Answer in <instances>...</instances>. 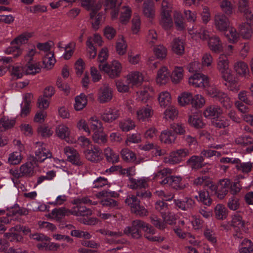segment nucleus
<instances>
[{"label":"nucleus","mask_w":253,"mask_h":253,"mask_svg":"<svg viewBox=\"0 0 253 253\" xmlns=\"http://www.w3.org/2000/svg\"><path fill=\"white\" fill-rule=\"evenodd\" d=\"M188 32L194 40H208V46L212 52L218 53L223 51V46L220 38L216 36L210 37L209 31L205 28H201L198 29L195 26H193L188 29Z\"/></svg>","instance_id":"1"},{"label":"nucleus","mask_w":253,"mask_h":253,"mask_svg":"<svg viewBox=\"0 0 253 253\" xmlns=\"http://www.w3.org/2000/svg\"><path fill=\"white\" fill-rule=\"evenodd\" d=\"M98 68L100 71L105 72L111 79L119 77L123 71L122 63L117 59L112 60L110 63L99 64Z\"/></svg>","instance_id":"2"},{"label":"nucleus","mask_w":253,"mask_h":253,"mask_svg":"<svg viewBox=\"0 0 253 253\" xmlns=\"http://www.w3.org/2000/svg\"><path fill=\"white\" fill-rule=\"evenodd\" d=\"M55 135L59 138L64 140L69 144H74L76 140L71 136V130L66 124L60 123L55 128Z\"/></svg>","instance_id":"3"},{"label":"nucleus","mask_w":253,"mask_h":253,"mask_svg":"<svg viewBox=\"0 0 253 253\" xmlns=\"http://www.w3.org/2000/svg\"><path fill=\"white\" fill-rule=\"evenodd\" d=\"M209 78L207 75L198 73L189 77L188 84L194 87L205 89L209 86Z\"/></svg>","instance_id":"4"},{"label":"nucleus","mask_w":253,"mask_h":253,"mask_svg":"<svg viewBox=\"0 0 253 253\" xmlns=\"http://www.w3.org/2000/svg\"><path fill=\"white\" fill-rule=\"evenodd\" d=\"M189 155V151L187 149H180L171 152L169 156L164 158V162L170 165H175L180 163L185 158Z\"/></svg>","instance_id":"5"},{"label":"nucleus","mask_w":253,"mask_h":253,"mask_svg":"<svg viewBox=\"0 0 253 253\" xmlns=\"http://www.w3.org/2000/svg\"><path fill=\"white\" fill-rule=\"evenodd\" d=\"M125 202L130 207L132 212L140 216L147 215V210L144 207L140 206L139 201L135 196L127 197Z\"/></svg>","instance_id":"6"},{"label":"nucleus","mask_w":253,"mask_h":253,"mask_svg":"<svg viewBox=\"0 0 253 253\" xmlns=\"http://www.w3.org/2000/svg\"><path fill=\"white\" fill-rule=\"evenodd\" d=\"M113 90L107 84H103L98 89L97 92V100L100 103H106L110 102L113 98Z\"/></svg>","instance_id":"7"},{"label":"nucleus","mask_w":253,"mask_h":253,"mask_svg":"<svg viewBox=\"0 0 253 253\" xmlns=\"http://www.w3.org/2000/svg\"><path fill=\"white\" fill-rule=\"evenodd\" d=\"M83 154L87 160L92 163H98L103 159L102 150L95 146L91 147L90 149H84Z\"/></svg>","instance_id":"8"},{"label":"nucleus","mask_w":253,"mask_h":253,"mask_svg":"<svg viewBox=\"0 0 253 253\" xmlns=\"http://www.w3.org/2000/svg\"><path fill=\"white\" fill-rule=\"evenodd\" d=\"M230 186V181L223 179L220 180L216 185L213 184L214 187H211L210 190L216 194L219 199H222L227 194Z\"/></svg>","instance_id":"9"},{"label":"nucleus","mask_w":253,"mask_h":253,"mask_svg":"<svg viewBox=\"0 0 253 253\" xmlns=\"http://www.w3.org/2000/svg\"><path fill=\"white\" fill-rule=\"evenodd\" d=\"M120 154L122 159L127 163L139 165L145 161L143 158L141 157L137 158L135 153L127 148L122 149Z\"/></svg>","instance_id":"10"},{"label":"nucleus","mask_w":253,"mask_h":253,"mask_svg":"<svg viewBox=\"0 0 253 253\" xmlns=\"http://www.w3.org/2000/svg\"><path fill=\"white\" fill-rule=\"evenodd\" d=\"M143 221L140 220H136L132 221L131 226H127L124 229V234L130 235L132 238L138 239L141 237L142 234L140 230H142Z\"/></svg>","instance_id":"11"},{"label":"nucleus","mask_w":253,"mask_h":253,"mask_svg":"<svg viewBox=\"0 0 253 253\" xmlns=\"http://www.w3.org/2000/svg\"><path fill=\"white\" fill-rule=\"evenodd\" d=\"M64 152L67 158V160L73 165L80 166L84 164L80 154L74 148L69 146H66L64 148Z\"/></svg>","instance_id":"12"},{"label":"nucleus","mask_w":253,"mask_h":253,"mask_svg":"<svg viewBox=\"0 0 253 253\" xmlns=\"http://www.w3.org/2000/svg\"><path fill=\"white\" fill-rule=\"evenodd\" d=\"M220 73L221 74L222 78L226 82L225 85L227 86L229 89L233 91H237L239 89L235 78L229 69Z\"/></svg>","instance_id":"13"},{"label":"nucleus","mask_w":253,"mask_h":253,"mask_svg":"<svg viewBox=\"0 0 253 253\" xmlns=\"http://www.w3.org/2000/svg\"><path fill=\"white\" fill-rule=\"evenodd\" d=\"M170 72L168 68L165 66H162L157 72L155 82L159 86H164L168 84L169 81Z\"/></svg>","instance_id":"14"},{"label":"nucleus","mask_w":253,"mask_h":253,"mask_svg":"<svg viewBox=\"0 0 253 253\" xmlns=\"http://www.w3.org/2000/svg\"><path fill=\"white\" fill-rule=\"evenodd\" d=\"M135 114L137 120L146 122L153 117L154 110L151 106L146 105L139 107L135 112Z\"/></svg>","instance_id":"15"},{"label":"nucleus","mask_w":253,"mask_h":253,"mask_svg":"<svg viewBox=\"0 0 253 253\" xmlns=\"http://www.w3.org/2000/svg\"><path fill=\"white\" fill-rule=\"evenodd\" d=\"M125 78L128 84L134 87H138L141 85L144 80L143 74L136 71L129 72L125 77Z\"/></svg>","instance_id":"16"},{"label":"nucleus","mask_w":253,"mask_h":253,"mask_svg":"<svg viewBox=\"0 0 253 253\" xmlns=\"http://www.w3.org/2000/svg\"><path fill=\"white\" fill-rule=\"evenodd\" d=\"M214 25L217 30L224 32L230 26V22L225 15L218 13L214 16Z\"/></svg>","instance_id":"17"},{"label":"nucleus","mask_w":253,"mask_h":253,"mask_svg":"<svg viewBox=\"0 0 253 253\" xmlns=\"http://www.w3.org/2000/svg\"><path fill=\"white\" fill-rule=\"evenodd\" d=\"M154 91L153 87L149 85H145L142 88L136 92L135 99L138 102L147 103L152 97L150 92Z\"/></svg>","instance_id":"18"},{"label":"nucleus","mask_w":253,"mask_h":253,"mask_svg":"<svg viewBox=\"0 0 253 253\" xmlns=\"http://www.w3.org/2000/svg\"><path fill=\"white\" fill-rule=\"evenodd\" d=\"M122 3V0H105L106 9H111V17L112 20L117 19L119 15V7Z\"/></svg>","instance_id":"19"},{"label":"nucleus","mask_w":253,"mask_h":253,"mask_svg":"<svg viewBox=\"0 0 253 253\" xmlns=\"http://www.w3.org/2000/svg\"><path fill=\"white\" fill-rule=\"evenodd\" d=\"M144 232V236L148 240L152 242H161L164 238L161 236H153L156 233L155 229L148 223L143 221L142 230Z\"/></svg>","instance_id":"20"},{"label":"nucleus","mask_w":253,"mask_h":253,"mask_svg":"<svg viewBox=\"0 0 253 253\" xmlns=\"http://www.w3.org/2000/svg\"><path fill=\"white\" fill-rule=\"evenodd\" d=\"M222 113V109L220 106L210 105L204 109L203 114L206 118L213 120L217 117L221 116Z\"/></svg>","instance_id":"21"},{"label":"nucleus","mask_w":253,"mask_h":253,"mask_svg":"<svg viewBox=\"0 0 253 253\" xmlns=\"http://www.w3.org/2000/svg\"><path fill=\"white\" fill-rule=\"evenodd\" d=\"M39 147L35 151V160L39 162H42L45 160L50 158L52 157L51 153L42 143H38Z\"/></svg>","instance_id":"22"},{"label":"nucleus","mask_w":253,"mask_h":253,"mask_svg":"<svg viewBox=\"0 0 253 253\" xmlns=\"http://www.w3.org/2000/svg\"><path fill=\"white\" fill-rule=\"evenodd\" d=\"M176 139L175 134L172 133L171 130L166 129L161 131L159 136L160 142L166 145H172L175 143Z\"/></svg>","instance_id":"23"},{"label":"nucleus","mask_w":253,"mask_h":253,"mask_svg":"<svg viewBox=\"0 0 253 253\" xmlns=\"http://www.w3.org/2000/svg\"><path fill=\"white\" fill-rule=\"evenodd\" d=\"M143 15L149 19H153L155 16V8L153 0H145L142 6Z\"/></svg>","instance_id":"24"},{"label":"nucleus","mask_w":253,"mask_h":253,"mask_svg":"<svg viewBox=\"0 0 253 253\" xmlns=\"http://www.w3.org/2000/svg\"><path fill=\"white\" fill-rule=\"evenodd\" d=\"M184 70L182 67L175 66L170 73L169 78L174 84H179L183 79Z\"/></svg>","instance_id":"25"},{"label":"nucleus","mask_w":253,"mask_h":253,"mask_svg":"<svg viewBox=\"0 0 253 253\" xmlns=\"http://www.w3.org/2000/svg\"><path fill=\"white\" fill-rule=\"evenodd\" d=\"M234 69L236 74L242 78H247L250 74L248 65L242 61H239L235 63Z\"/></svg>","instance_id":"26"},{"label":"nucleus","mask_w":253,"mask_h":253,"mask_svg":"<svg viewBox=\"0 0 253 253\" xmlns=\"http://www.w3.org/2000/svg\"><path fill=\"white\" fill-rule=\"evenodd\" d=\"M182 178L180 176H171L166 177L164 179L160 181L162 185L169 184L172 188L176 189L183 188V186L181 184Z\"/></svg>","instance_id":"27"},{"label":"nucleus","mask_w":253,"mask_h":253,"mask_svg":"<svg viewBox=\"0 0 253 253\" xmlns=\"http://www.w3.org/2000/svg\"><path fill=\"white\" fill-rule=\"evenodd\" d=\"M119 116V111L117 109L109 108L101 114V117L104 122L112 123L117 120Z\"/></svg>","instance_id":"28"},{"label":"nucleus","mask_w":253,"mask_h":253,"mask_svg":"<svg viewBox=\"0 0 253 253\" xmlns=\"http://www.w3.org/2000/svg\"><path fill=\"white\" fill-rule=\"evenodd\" d=\"M149 177H142L138 178L129 179V187L131 189H141L148 187V182L149 181Z\"/></svg>","instance_id":"29"},{"label":"nucleus","mask_w":253,"mask_h":253,"mask_svg":"<svg viewBox=\"0 0 253 253\" xmlns=\"http://www.w3.org/2000/svg\"><path fill=\"white\" fill-rule=\"evenodd\" d=\"M21 173L23 177H31L35 175V170L34 164L31 161L27 162L20 167Z\"/></svg>","instance_id":"30"},{"label":"nucleus","mask_w":253,"mask_h":253,"mask_svg":"<svg viewBox=\"0 0 253 253\" xmlns=\"http://www.w3.org/2000/svg\"><path fill=\"white\" fill-rule=\"evenodd\" d=\"M158 100L160 106L161 108H165L171 103V94L168 91H163L159 94Z\"/></svg>","instance_id":"31"},{"label":"nucleus","mask_w":253,"mask_h":253,"mask_svg":"<svg viewBox=\"0 0 253 253\" xmlns=\"http://www.w3.org/2000/svg\"><path fill=\"white\" fill-rule=\"evenodd\" d=\"M253 26L247 23H242L239 27L240 35L244 40H250L253 35Z\"/></svg>","instance_id":"32"},{"label":"nucleus","mask_w":253,"mask_h":253,"mask_svg":"<svg viewBox=\"0 0 253 253\" xmlns=\"http://www.w3.org/2000/svg\"><path fill=\"white\" fill-rule=\"evenodd\" d=\"M87 103V98L86 96L84 93H81L75 97V102L73 105L74 109L76 111H80L85 107Z\"/></svg>","instance_id":"33"},{"label":"nucleus","mask_w":253,"mask_h":253,"mask_svg":"<svg viewBox=\"0 0 253 253\" xmlns=\"http://www.w3.org/2000/svg\"><path fill=\"white\" fill-rule=\"evenodd\" d=\"M127 44L126 41L123 35L119 36L116 43V51L120 56H123L126 53Z\"/></svg>","instance_id":"34"},{"label":"nucleus","mask_w":253,"mask_h":253,"mask_svg":"<svg viewBox=\"0 0 253 253\" xmlns=\"http://www.w3.org/2000/svg\"><path fill=\"white\" fill-rule=\"evenodd\" d=\"M160 24L166 30L170 29L173 26L171 13H160Z\"/></svg>","instance_id":"35"},{"label":"nucleus","mask_w":253,"mask_h":253,"mask_svg":"<svg viewBox=\"0 0 253 253\" xmlns=\"http://www.w3.org/2000/svg\"><path fill=\"white\" fill-rule=\"evenodd\" d=\"M173 18L174 24L177 30L182 31L186 27L184 17L180 11L175 10L173 12Z\"/></svg>","instance_id":"36"},{"label":"nucleus","mask_w":253,"mask_h":253,"mask_svg":"<svg viewBox=\"0 0 253 253\" xmlns=\"http://www.w3.org/2000/svg\"><path fill=\"white\" fill-rule=\"evenodd\" d=\"M21 230L20 225H17L10 229L8 233L5 234V237L11 242H19L21 240V236L18 232Z\"/></svg>","instance_id":"37"},{"label":"nucleus","mask_w":253,"mask_h":253,"mask_svg":"<svg viewBox=\"0 0 253 253\" xmlns=\"http://www.w3.org/2000/svg\"><path fill=\"white\" fill-rule=\"evenodd\" d=\"M9 72L13 79L22 78L24 75L25 68L22 65H11L9 67Z\"/></svg>","instance_id":"38"},{"label":"nucleus","mask_w":253,"mask_h":253,"mask_svg":"<svg viewBox=\"0 0 253 253\" xmlns=\"http://www.w3.org/2000/svg\"><path fill=\"white\" fill-rule=\"evenodd\" d=\"M224 32V35L229 42L235 43L238 41L240 38V33L239 34L237 32L235 28L229 26Z\"/></svg>","instance_id":"39"},{"label":"nucleus","mask_w":253,"mask_h":253,"mask_svg":"<svg viewBox=\"0 0 253 253\" xmlns=\"http://www.w3.org/2000/svg\"><path fill=\"white\" fill-rule=\"evenodd\" d=\"M191 105L192 107L196 109L202 108L206 104V99L201 94H192Z\"/></svg>","instance_id":"40"},{"label":"nucleus","mask_w":253,"mask_h":253,"mask_svg":"<svg viewBox=\"0 0 253 253\" xmlns=\"http://www.w3.org/2000/svg\"><path fill=\"white\" fill-rule=\"evenodd\" d=\"M171 49L173 52L177 55H182L184 52V46L182 40L178 38L173 40L171 43Z\"/></svg>","instance_id":"41"},{"label":"nucleus","mask_w":253,"mask_h":253,"mask_svg":"<svg viewBox=\"0 0 253 253\" xmlns=\"http://www.w3.org/2000/svg\"><path fill=\"white\" fill-rule=\"evenodd\" d=\"M33 36V34L30 32H24L14 39L11 42V45H21L26 44L29 39Z\"/></svg>","instance_id":"42"},{"label":"nucleus","mask_w":253,"mask_h":253,"mask_svg":"<svg viewBox=\"0 0 253 253\" xmlns=\"http://www.w3.org/2000/svg\"><path fill=\"white\" fill-rule=\"evenodd\" d=\"M215 217L219 220L225 219L227 215L228 211L224 205L218 204L216 205L214 209Z\"/></svg>","instance_id":"43"},{"label":"nucleus","mask_w":253,"mask_h":253,"mask_svg":"<svg viewBox=\"0 0 253 253\" xmlns=\"http://www.w3.org/2000/svg\"><path fill=\"white\" fill-rule=\"evenodd\" d=\"M192 93L188 91L181 92L177 97V102L181 106H185L191 104Z\"/></svg>","instance_id":"44"},{"label":"nucleus","mask_w":253,"mask_h":253,"mask_svg":"<svg viewBox=\"0 0 253 253\" xmlns=\"http://www.w3.org/2000/svg\"><path fill=\"white\" fill-rule=\"evenodd\" d=\"M23 49L18 46H9L4 48L3 52L6 55H12L14 59H17L23 53Z\"/></svg>","instance_id":"45"},{"label":"nucleus","mask_w":253,"mask_h":253,"mask_svg":"<svg viewBox=\"0 0 253 253\" xmlns=\"http://www.w3.org/2000/svg\"><path fill=\"white\" fill-rule=\"evenodd\" d=\"M68 211L69 210L64 207L55 208L52 210L50 216L52 218L56 220H59L65 216H68Z\"/></svg>","instance_id":"46"},{"label":"nucleus","mask_w":253,"mask_h":253,"mask_svg":"<svg viewBox=\"0 0 253 253\" xmlns=\"http://www.w3.org/2000/svg\"><path fill=\"white\" fill-rule=\"evenodd\" d=\"M104 155L108 162L115 164L120 161L119 155L115 153L111 148L107 147L104 150Z\"/></svg>","instance_id":"47"},{"label":"nucleus","mask_w":253,"mask_h":253,"mask_svg":"<svg viewBox=\"0 0 253 253\" xmlns=\"http://www.w3.org/2000/svg\"><path fill=\"white\" fill-rule=\"evenodd\" d=\"M229 60L225 54H221L217 61V68L219 72L229 69Z\"/></svg>","instance_id":"48"},{"label":"nucleus","mask_w":253,"mask_h":253,"mask_svg":"<svg viewBox=\"0 0 253 253\" xmlns=\"http://www.w3.org/2000/svg\"><path fill=\"white\" fill-rule=\"evenodd\" d=\"M178 115L177 109L174 106H170L164 111V118L167 121H173L177 117Z\"/></svg>","instance_id":"49"},{"label":"nucleus","mask_w":253,"mask_h":253,"mask_svg":"<svg viewBox=\"0 0 253 253\" xmlns=\"http://www.w3.org/2000/svg\"><path fill=\"white\" fill-rule=\"evenodd\" d=\"M42 62L44 68L47 70L51 69L54 67L56 62L53 53L52 52H49L46 53L43 59Z\"/></svg>","instance_id":"50"},{"label":"nucleus","mask_w":253,"mask_h":253,"mask_svg":"<svg viewBox=\"0 0 253 253\" xmlns=\"http://www.w3.org/2000/svg\"><path fill=\"white\" fill-rule=\"evenodd\" d=\"M88 122L90 129H92L93 132L99 130H103L102 123L96 116H93L90 117Z\"/></svg>","instance_id":"51"},{"label":"nucleus","mask_w":253,"mask_h":253,"mask_svg":"<svg viewBox=\"0 0 253 253\" xmlns=\"http://www.w3.org/2000/svg\"><path fill=\"white\" fill-rule=\"evenodd\" d=\"M131 15V8L127 6H123L122 8L119 18L120 22L123 24H126L129 22Z\"/></svg>","instance_id":"52"},{"label":"nucleus","mask_w":253,"mask_h":253,"mask_svg":"<svg viewBox=\"0 0 253 253\" xmlns=\"http://www.w3.org/2000/svg\"><path fill=\"white\" fill-rule=\"evenodd\" d=\"M23 159L21 153L14 151L10 153L8 157L7 163L10 165H17L19 164Z\"/></svg>","instance_id":"53"},{"label":"nucleus","mask_w":253,"mask_h":253,"mask_svg":"<svg viewBox=\"0 0 253 253\" xmlns=\"http://www.w3.org/2000/svg\"><path fill=\"white\" fill-rule=\"evenodd\" d=\"M92 138L95 143L100 145L105 144L107 141V135L103 132V130L93 132Z\"/></svg>","instance_id":"54"},{"label":"nucleus","mask_w":253,"mask_h":253,"mask_svg":"<svg viewBox=\"0 0 253 253\" xmlns=\"http://www.w3.org/2000/svg\"><path fill=\"white\" fill-rule=\"evenodd\" d=\"M129 84L125 79H119L115 81L117 90L120 93H126L129 90Z\"/></svg>","instance_id":"55"},{"label":"nucleus","mask_w":253,"mask_h":253,"mask_svg":"<svg viewBox=\"0 0 253 253\" xmlns=\"http://www.w3.org/2000/svg\"><path fill=\"white\" fill-rule=\"evenodd\" d=\"M194 184L197 186L203 185L209 189H211V187H214L211 179L207 176L198 177L194 181Z\"/></svg>","instance_id":"56"},{"label":"nucleus","mask_w":253,"mask_h":253,"mask_svg":"<svg viewBox=\"0 0 253 253\" xmlns=\"http://www.w3.org/2000/svg\"><path fill=\"white\" fill-rule=\"evenodd\" d=\"M232 225L240 230H245V221L242 217L238 213L234 214L232 217Z\"/></svg>","instance_id":"57"},{"label":"nucleus","mask_w":253,"mask_h":253,"mask_svg":"<svg viewBox=\"0 0 253 253\" xmlns=\"http://www.w3.org/2000/svg\"><path fill=\"white\" fill-rule=\"evenodd\" d=\"M15 124L14 119L3 117L0 120V129L5 130L13 127Z\"/></svg>","instance_id":"58"},{"label":"nucleus","mask_w":253,"mask_h":253,"mask_svg":"<svg viewBox=\"0 0 253 253\" xmlns=\"http://www.w3.org/2000/svg\"><path fill=\"white\" fill-rule=\"evenodd\" d=\"M135 127V122L131 119H127L119 123V127L123 131H128Z\"/></svg>","instance_id":"59"},{"label":"nucleus","mask_w":253,"mask_h":253,"mask_svg":"<svg viewBox=\"0 0 253 253\" xmlns=\"http://www.w3.org/2000/svg\"><path fill=\"white\" fill-rule=\"evenodd\" d=\"M188 123L190 126L197 128H202L204 126L201 118L197 114L190 115L188 119Z\"/></svg>","instance_id":"60"},{"label":"nucleus","mask_w":253,"mask_h":253,"mask_svg":"<svg viewBox=\"0 0 253 253\" xmlns=\"http://www.w3.org/2000/svg\"><path fill=\"white\" fill-rule=\"evenodd\" d=\"M25 68V75H34L41 71V67L37 63H31L28 61L26 64Z\"/></svg>","instance_id":"61"},{"label":"nucleus","mask_w":253,"mask_h":253,"mask_svg":"<svg viewBox=\"0 0 253 253\" xmlns=\"http://www.w3.org/2000/svg\"><path fill=\"white\" fill-rule=\"evenodd\" d=\"M90 15V18L92 20L93 28L95 30H97L102 20V14L97 13L96 10L92 9Z\"/></svg>","instance_id":"62"},{"label":"nucleus","mask_w":253,"mask_h":253,"mask_svg":"<svg viewBox=\"0 0 253 253\" xmlns=\"http://www.w3.org/2000/svg\"><path fill=\"white\" fill-rule=\"evenodd\" d=\"M131 31L133 34L137 35L139 33L140 30L141 19L139 15L137 13H134L133 17L131 20Z\"/></svg>","instance_id":"63"},{"label":"nucleus","mask_w":253,"mask_h":253,"mask_svg":"<svg viewBox=\"0 0 253 253\" xmlns=\"http://www.w3.org/2000/svg\"><path fill=\"white\" fill-rule=\"evenodd\" d=\"M153 52L157 58L160 59H165L167 55V49L162 44L154 46Z\"/></svg>","instance_id":"64"}]
</instances>
